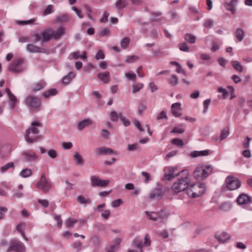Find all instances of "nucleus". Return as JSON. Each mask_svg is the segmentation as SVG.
<instances>
[{"label": "nucleus", "instance_id": "5fc2aeb1", "mask_svg": "<svg viewBox=\"0 0 252 252\" xmlns=\"http://www.w3.org/2000/svg\"><path fill=\"white\" fill-rule=\"evenodd\" d=\"M178 82V78L176 75H172L171 79L169 80V84L172 86H176Z\"/></svg>", "mask_w": 252, "mask_h": 252}, {"label": "nucleus", "instance_id": "39448f33", "mask_svg": "<svg viewBox=\"0 0 252 252\" xmlns=\"http://www.w3.org/2000/svg\"><path fill=\"white\" fill-rule=\"evenodd\" d=\"M26 68L24 60L22 59H17L9 64L8 70L14 73H20L23 72Z\"/></svg>", "mask_w": 252, "mask_h": 252}, {"label": "nucleus", "instance_id": "9d476101", "mask_svg": "<svg viewBox=\"0 0 252 252\" xmlns=\"http://www.w3.org/2000/svg\"><path fill=\"white\" fill-rule=\"evenodd\" d=\"M25 250L24 245L16 240H13L10 241V246L7 250V252L14 251L15 252H24Z\"/></svg>", "mask_w": 252, "mask_h": 252}, {"label": "nucleus", "instance_id": "58836bf2", "mask_svg": "<svg viewBox=\"0 0 252 252\" xmlns=\"http://www.w3.org/2000/svg\"><path fill=\"white\" fill-rule=\"evenodd\" d=\"M72 247L77 252H79L85 248L82 243L79 241H76L74 242L72 245Z\"/></svg>", "mask_w": 252, "mask_h": 252}, {"label": "nucleus", "instance_id": "7c9ffc66", "mask_svg": "<svg viewBox=\"0 0 252 252\" xmlns=\"http://www.w3.org/2000/svg\"><path fill=\"white\" fill-rule=\"evenodd\" d=\"M32 170L28 168L23 169L19 173L20 176L22 178H29L32 176Z\"/></svg>", "mask_w": 252, "mask_h": 252}, {"label": "nucleus", "instance_id": "69168bd1", "mask_svg": "<svg viewBox=\"0 0 252 252\" xmlns=\"http://www.w3.org/2000/svg\"><path fill=\"white\" fill-rule=\"evenodd\" d=\"M141 174L145 178L144 181L145 183H148L151 180V176L148 172L142 171Z\"/></svg>", "mask_w": 252, "mask_h": 252}, {"label": "nucleus", "instance_id": "f03ea898", "mask_svg": "<svg viewBox=\"0 0 252 252\" xmlns=\"http://www.w3.org/2000/svg\"><path fill=\"white\" fill-rule=\"evenodd\" d=\"M190 183V176L188 171H185L184 176L180 177L178 181L173 183L172 189L175 193H179L186 189H187Z\"/></svg>", "mask_w": 252, "mask_h": 252}, {"label": "nucleus", "instance_id": "473e14b6", "mask_svg": "<svg viewBox=\"0 0 252 252\" xmlns=\"http://www.w3.org/2000/svg\"><path fill=\"white\" fill-rule=\"evenodd\" d=\"M128 3V0H117L115 6L117 9L124 8Z\"/></svg>", "mask_w": 252, "mask_h": 252}, {"label": "nucleus", "instance_id": "774afa93", "mask_svg": "<svg viewBox=\"0 0 252 252\" xmlns=\"http://www.w3.org/2000/svg\"><path fill=\"white\" fill-rule=\"evenodd\" d=\"M213 25V21L212 19H208L204 20L203 22L204 27H212Z\"/></svg>", "mask_w": 252, "mask_h": 252}, {"label": "nucleus", "instance_id": "20e7f679", "mask_svg": "<svg viewBox=\"0 0 252 252\" xmlns=\"http://www.w3.org/2000/svg\"><path fill=\"white\" fill-rule=\"evenodd\" d=\"M205 187L202 183H196L191 185L187 189L188 195L192 198L200 196L204 193Z\"/></svg>", "mask_w": 252, "mask_h": 252}, {"label": "nucleus", "instance_id": "ddd939ff", "mask_svg": "<svg viewBox=\"0 0 252 252\" xmlns=\"http://www.w3.org/2000/svg\"><path fill=\"white\" fill-rule=\"evenodd\" d=\"M24 160L27 162H33L36 161L38 158V156L34 152L25 151L22 154Z\"/></svg>", "mask_w": 252, "mask_h": 252}, {"label": "nucleus", "instance_id": "f704fd0d", "mask_svg": "<svg viewBox=\"0 0 252 252\" xmlns=\"http://www.w3.org/2000/svg\"><path fill=\"white\" fill-rule=\"evenodd\" d=\"M77 201L81 204H90L92 200L89 198H86L83 195H79L77 197Z\"/></svg>", "mask_w": 252, "mask_h": 252}, {"label": "nucleus", "instance_id": "e433bc0d", "mask_svg": "<svg viewBox=\"0 0 252 252\" xmlns=\"http://www.w3.org/2000/svg\"><path fill=\"white\" fill-rule=\"evenodd\" d=\"M185 41L190 44H193L195 42L196 37L190 33H186L184 35Z\"/></svg>", "mask_w": 252, "mask_h": 252}, {"label": "nucleus", "instance_id": "37998d69", "mask_svg": "<svg viewBox=\"0 0 252 252\" xmlns=\"http://www.w3.org/2000/svg\"><path fill=\"white\" fill-rule=\"evenodd\" d=\"M78 222V220L73 218H68L66 222L65 225L67 227H73L74 224Z\"/></svg>", "mask_w": 252, "mask_h": 252}, {"label": "nucleus", "instance_id": "a19ab883", "mask_svg": "<svg viewBox=\"0 0 252 252\" xmlns=\"http://www.w3.org/2000/svg\"><path fill=\"white\" fill-rule=\"evenodd\" d=\"M14 167V164L13 162H10L7 163L5 165L2 166L0 168V171L1 173H3L5 172L7 170L10 168H13Z\"/></svg>", "mask_w": 252, "mask_h": 252}, {"label": "nucleus", "instance_id": "c756f323", "mask_svg": "<svg viewBox=\"0 0 252 252\" xmlns=\"http://www.w3.org/2000/svg\"><path fill=\"white\" fill-rule=\"evenodd\" d=\"M122 114L121 113H117L115 111H112L109 113V117L110 120L116 122L118 121L120 117L122 116Z\"/></svg>", "mask_w": 252, "mask_h": 252}, {"label": "nucleus", "instance_id": "1a4fd4ad", "mask_svg": "<svg viewBox=\"0 0 252 252\" xmlns=\"http://www.w3.org/2000/svg\"><path fill=\"white\" fill-rule=\"evenodd\" d=\"M178 170L177 166H166L163 169L164 176L163 179L166 181H170L175 177L179 175L176 174Z\"/></svg>", "mask_w": 252, "mask_h": 252}, {"label": "nucleus", "instance_id": "412c9836", "mask_svg": "<svg viewBox=\"0 0 252 252\" xmlns=\"http://www.w3.org/2000/svg\"><path fill=\"white\" fill-rule=\"evenodd\" d=\"M92 123L93 122L91 119H86L78 123L77 126V129L80 131L82 130L85 127L92 125Z\"/></svg>", "mask_w": 252, "mask_h": 252}, {"label": "nucleus", "instance_id": "a18cd8bd", "mask_svg": "<svg viewBox=\"0 0 252 252\" xmlns=\"http://www.w3.org/2000/svg\"><path fill=\"white\" fill-rule=\"evenodd\" d=\"M57 94V91L55 89H50L47 91L44 92L43 95L45 98H47L51 95H55Z\"/></svg>", "mask_w": 252, "mask_h": 252}, {"label": "nucleus", "instance_id": "ea45409f", "mask_svg": "<svg viewBox=\"0 0 252 252\" xmlns=\"http://www.w3.org/2000/svg\"><path fill=\"white\" fill-rule=\"evenodd\" d=\"M145 214L150 220L153 221L158 220V212L146 211Z\"/></svg>", "mask_w": 252, "mask_h": 252}, {"label": "nucleus", "instance_id": "9b49d317", "mask_svg": "<svg viewBox=\"0 0 252 252\" xmlns=\"http://www.w3.org/2000/svg\"><path fill=\"white\" fill-rule=\"evenodd\" d=\"M26 103L27 106L33 110L38 109L41 104L39 99L33 95H30L27 97L26 100Z\"/></svg>", "mask_w": 252, "mask_h": 252}, {"label": "nucleus", "instance_id": "b1692460", "mask_svg": "<svg viewBox=\"0 0 252 252\" xmlns=\"http://www.w3.org/2000/svg\"><path fill=\"white\" fill-rule=\"evenodd\" d=\"M211 153L209 150H205L200 151H194L190 153V156L192 158H196L200 156H206Z\"/></svg>", "mask_w": 252, "mask_h": 252}, {"label": "nucleus", "instance_id": "4d7b16f0", "mask_svg": "<svg viewBox=\"0 0 252 252\" xmlns=\"http://www.w3.org/2000/svg\"><path fill=\"white\" fill-rule=\"evenodd\" d=\"M171 143L179 147H183L184 145L183 140L178 138L173 139Z\"/></svg>", "mask_w": 252, "mask_h": 252}, {"label": "nucleus", "instance_id": "f3484780", "mask_svg": "<svg viewBox=\"0 0 252 252\" xmlns=\"http://www.w3.org/2000/svg\"><path fill=\"white\" fill-rule=\"evenodd\" d=\"M25 139L27 143L32 144L37 141L39 136L34 135L32 133L30 132L29 130H26L24 135Z\"/></svg>", "mask_w": 252, "mask_h": 252}, {"label": "nucleus", "instance_id": "8fccbe9b", "mask_svg": "<svg viewBox=\"0 0 252 252\" xmlns=\"http://www.w3.org/2000/svg\"><path fill=\"white\" fill-rule=\"evenodd\" d=\"M130 39L127 37H126L124 38H123L121 41V46L122 48L123 49H126L129 43Z\"/></svg>", "mask_w": 252, "mask_h": 252}, {"label": "nucleus", "instance_id": "2f4dec72", "mask_svg": "<svg viewBox=\"0 0 252 252\" xmlns=\"http://www.w3.org/2000/svg\"><path fill=\"white\" fill-rule=\"evenodd\" d=\"M169 216L167 211L165 210H162L158 212V220L160 221H164Z\"/></svg>", "mask_w": 252, "mask_h": 252}, {"label": "nucleus", "instance_id": "dca6fc26", "mask_svg": "<svg viewBox=\"0 0 252 252\" xmlns=\"http://www.w3.org/2000/svg\"><path fill=\"white\" fill-rule=\"evenodd\" d=\"M27 51L31 53H44L45 50L33 44H28L26 46Z\"/></svg>", "mask_w": 252, "mask_h": 252}, {"label": "nucleus", "instance_id": "f257e3e1", "mask_svg": "<svg viewBox=\"0 0 252 252\" xmlns=\"http://www.w3.org/2000/svg\"><path fill=\"white\" fill-rule=\"evenodd\" d=\"M151 243L150 237L147 234L145 235L143 239L136 237L132 241V245L134 249L129 250L128 252H144L143 248L148 247Z\"/></svg>", "mask_w": 252, "mask_h": 252}, {"label": "nucleus", "instance_id": "09e8293b", "mask_svg": "<svg viewBox=\"0 0 252 252\" xmlns=\"http://www.w3.org/2000/svg\"><path fill=\"white\" fill-rule=\"evenodd\" d=\"M224 7L228 11H230L232 14H234L235 13V5H233L230 3H226L224 4Z\"/></svg>", "mask_w": 252, "mask_h": 252}, {"label": "nucleus", "instance_id": "6e6d98bb", "mask_svg": "<svg viewBox=\"0 0 252 252\" xmlns=\"http://www.w3.org/2000/svg\"><path fill=\"white\" fill-rule=\"evenodd\" d=\"M211 100L210 99H207L203 101V111L204 113H206L208 111L209 106L210 104Z\"/></svg>", "mask_w": 252, "mask_h": 252}, {"label": "nucleus", "instance_id": "a878e982", "mask_svg": "<svg viewBox=\"0 0 252 252\" xmlns=\"http://www.w3.org/2000/svg\"><path fill=\"white\" fill-rule=\"evenodd\" d=\"M245 34V31L242 28H237L235 32L236 40L239 42H241L244 38Z\"/></svg>", "mask_w": 252, "mask_h": 252}, {"label": "nucleus", "instance_id": "c03bdc74", "mask_svg": "<svg viewBox=\"0 0 252 252\" xmlns=\"http://www.w3.org/2000/svg\"><path fill=\"white\" fill-rule=\"evenodd\" d=\"M73 159L75 161L77 164H82L83 159L82 157L79 153H76L73 155Z\"/></svg>", "mask_w": 252, "mask_h": 252}, {"label": "nucleus", "instance_id": "72a5a7b5", "mask_svg": "<svg viewBox=\"0 0 252 252\" xmlns=\"http://www.w3.org/2000/svg\"><path fill=\"white\" fill-rule=\"evenodd\" d=\"M36 18H32L29 19L28 20L25 21H17L16 23L18 25H36Z\"/></svg>", "mask_w": 252, "mask_h": 252}, {"label": "nucleus", "instance_id": "3c124183", "mask_svg": "<svg viewBox=\"0 0 252 252\" xmlns=\"http://www.w3.org/2000/svg\"><path fill=\"white\" fill-rule=\"evenodd\" d=\"M218 92L222 94L223 99H225L228 95L227 90L222 87H220L218 89Z\"/></svg>", "mask_w": 252, "mask_h": 252}, {"label": "nucleus", "instance_id": "c9c22d12", "mask_svg": "<svg viewBox=\"0 0 252 252\" xmlns=\"http://www.w3.org/2000/svg\"><path fill=\"white\" fill-rule=\"evenodd\" d=\"M26 223L24 222H20L19 224L17 225L16 229L17 231H18L21 234L22 236L24 238V239L28 241V238L26 237L25 233L24 232V229L25 228Z\"/></svg>", "mask_w": 252, "mask_h": 252}, {"label": "nucleus", "instance_id": "393cba45", "mask_svg": "<svg viewBox=\"0 0 252 252\" xmlns=\"http://www.w3.org/2000/svg\"><path fill=\"white\" fill-rule=\"evenodd\" d=\"M163 195V192L161 189L155 188L152 190L149 194V197L150 199L158 198Z\"/></svg>", "mask_w": 252, "mask_h": 252}, {"label": "nucleus", "instance_id": "49530a36", "mask_svg": "<svg viewBox=\"0 0 252 252\" xmlns=\"http://www.w3.org/2000/svg\"><path fill=\"white\" fill-rule=\"evenodd\" d=\"M231 208V204L230 202H225L223 203L220 206V208L223 211H229Z\"/></svg>", "mask_w": 252, "mask_h": 252}, {"label": "nucleus", "instance_id": "6e6552de", "mask_svg": "<svg viewBox=\"0 0 252 252\" xmlns=\"http://www.w3.org/2000/svg\"><path fill=\"white\" fill-rule=\"evenodd\" d=\"M36 187L46 193L51 189L52 185L51 182L47 180L45 175L42 174L40 180L36 184Z\"/></svg>", "mask_w": 252, "mask_h": 252}, {"label": "nucleus", "instance_id": "c85d7f7f", "mask_svg": "<svg viewBox=\"0 0 252 252\" xmlns=\"http://www.w3.org/2000/svg\"><path fill=\"white\" fill-rule=\"evenodd\" d=\"M71 55L72 56V59L75 60H77L79 58L83 60H86L87 59V52L86 51H84L82 55L80 54V51L72 52Z\"/></svg>", "mask_w": 252, "mask_h": 252}, {"label": "nucleus", "instance_id": "13d9d810", "mask_svg": "<svg viewBox=\"0 0 252 252\" xmlns=\"http://www.w3.org/2000/svg\"><path fill=\"white\" fill-rule=\"evenodd\" d=\"M178 46L181 51L184 52H189V47L186 42L180 43L179 44Z\"/></svg>", "mask_w": 252, "mask_h": 252}, {"label": "nucleus", "instance_id": "a211bd4d", "mask_svg": "<svg viewBox=\"0 0 252 252\" xmlns=\"http://www.w3.org/2000/svg\"><path fill=\"white\" fill-rule=\"evenodd\" d=\"M251 201V197L245 193L239 195L237 199V202L239 205H245Z\"/></svg>", "mask_w": 252, "mask_h": 252}, {"label": "nucleus", "instance_id": "5701e85b", "mask_svg": "<svg viewBox=\"0 0 252 252\" xmlns=\"http://www.w3.org/2000/svg\"><path fill=\"white\" fill-rule=\"evenodd\" d=\"M216 238L220 243H225L230 238V235L225 232H222L216 235Z\"/></svg>", "mask_w": 252, "mask_h": 252}, {"label": "nucleus", "instance_id": "de8ad7c7", "mask_svg": "<svg viewBox=\"0 0 252 252\" xmlns=\"http://www.w3.org/2000/svg\"><path fill=\"white\" fill-rule=\"evenodd\" d=\"M147 105L143 102H140L138 106V114L139 115H142L143 113L147 109Z\"/></svg>", "mask_w": 252, "mask_h": 252}, {"label": "nucleus", "instance_id": "423d86ee", "mask_svg": "<svg viewBox=\"0 0 252 252\" xmlns=\"http://www.w3.org/2000/svg\"><path fill=\"white\" fill-rule=\"evenodd\" d=\"M32 36L34 37V41L35 42L41 41L42 42H46L50 40L52 37V30L48 29L44 30L39 33H33Z\"/></svg>", "mask_w": 252, "mask_h": 252}, {"label": "nucleus", "instance_id": "7ed1b4c3", "mask_svg": "<svg viewBox=\"0 0 252 252\" xmlns=\"http://www.w3.org/2000/svg\"><path fill=\"white\" fill-rule=\"evenodd\" d=\"M212 171L213 167L211 165L199 164L194 171L193 175L196 180H204L211 174Z\"/></svg>", "mask_w": 252, "mask_h": 252}, {"label": "nucleus", "instance_id": "f8f14e48", "mask_svg": "<svg viewBox=\"0 0 252 252\" xmlns=\"http://www.w3.org/2000/svg\"><path fill=\"white\" fill-rule=\"evenodd\" d=\"M90 180L93 187H105L109 183V180H101L99 177L94 175L91 176Z\"/></svg>", "mask_w": 252, "mask_h": 252}, {"label": "nucleus", "instance_id": "4be33fe9", "mask_svg": "<svg viewBox=\"0 0 252 252\" xmlns=\"http://www.w3.org/2000/svg\"><path fill=\"white\" fill-rule=\"evenodd\" d=\"M40 126L41 124L39 122L34 121L32 123L31 126L26 130H29L30 132L32 133L33 134L37 135L39 131L38 127Z\"/></svg>", "mask_w": 252, "mask_h": 252}, {"label": "nucleus", "instance_id": "4468645a", "mask_svg": "<svg viewBox=\"0 0 252 252\" xmlns=\"http://www.w3.org/2000/svg\"><path fill=\"white\" fill-rule=\"evenodd\" d=\"M95 153L97 156L102 155H107L116 154V152L114 151L112 149L107 148L106 147L96 148L95 149Z\"/></svg>", "mask_w": 252, "mask_h": 252}, {"label": "nucleus", "instance_id": "0e129e2a", "mask_svg": "<svg viewBox=\"0 0 252 252\" xmlns=\"http://www.w3.org/2000/svg\"><path fill=\"white\" fill-rule=\"evenodd\" d=\"M105 58V55L102 51V50H99L98 51V52L96 53V54L95 55L94 58L96 60H98L100 59H104Z\"/></svg>", "mask_w": 252, "mask_h": 252}, {"label": "nucleus", "instance_id": "2eb2a0df", "mask_svg": "<svg viewBox=\"0 0 252 252\" xmlns=\"http://www.w3.org/2000/svg\"><path fill=\"white\" fill-rule=\"evenodd\" d=\"M5 93L7 94L10 109H14L17 102V98L13 94H12L9 88H6L5 89Z\"/></svg>", "mask_w": 252, "mask_h": 252}, {"label": "nucleus", "instance_id": "680f3d73", "mask_svg": "<svg viewBox=\"0 0 252 252\" xmlns=\"http://www.w3.org/2000/svg\"><path fill=\"white\" fill-rule=\"evenodd\" d=\"M125 76L127 79L131 81H135L136 79V75L134 73H126Z\"/></svg>", "mask_w": 252, "mask_h": 252}, {"label": "nucleus", "instance_id": "864d4df0", "mask_svg": "<svg viewBox=\"0 0 252 252\" xmlns=\"http://www.w3.org/2000/svg\"><path fill=\"white\" fill-rule=\"evenodd\" d=\"M138 57L135 55L128 56L126 59V62L128 63H131L135 62L138 59Z\"/></svg>", "mask_w": 252, "mask_h": 252}, {"label": "nucleus", "instance_id": "4c0bfd02", "mask_svg": "<svg viewBox=\"0 0 252 252\" xmlns=\"http://www.w3.org/2000/svg\"><path fill=\"white\" fill-rule=\"evenodd\" d=\"M231 64L236 70L240 72H242L243 71V67L239 62L237 61H232L231 62Z\"/></svg>", "mask_w": 252, "mask_h": 252}, {"label": "nucleus", "instance_id": "052dcab7", "mask_svg": "<svg viewBox=\"0 0 252 252\" xmlns=\"http://www.w3.org/2000/svg\"><path fill=\"white\" fill-rule=\"evenodd\" d=\"M148 88L151 93H153L158 90V86L153 82H151L148 84Z\"/></svg>", "mask_w": 252, "mask_h": 252}, {"label": "nucleus", "instance_id": "e2e57ef3", "mask_svg": "<svg viewBox=\"0 0 252 252\" xmlns=\"http://www.w3.org/2000/svg\"><path fill=\"white\" fill-rule=\"evenodd\" d=\"M123 203V202L121 199H118L116 200H115L111 202V206L113 208H116L119 207Z\"/></svg>", "mask_w": 252, "mask_h": 252}, {"label": "nucleus", "instance_id": "6ab92c4d", "mask_svg": "<svg viewBox=\"0 0 252 252\" xmlns=\"http://www.w3.org/2000/svg\"><path fill=\"white\" fill-rule=\"evenodd\" d=\"M181 103L176 102L173 103L171 106L172 114L176 117H179L182 115Z\"/></svg>", "mask_w": 252, "mask_h": 252}, {"label": "nucleus", "instance_id": "79ce46f5", "mask_svg": "<svg viewBox=\"0 0 252 252\" xmlns=\"http://www.w3.org/2000/svg\"><path fill=\"white\" fill-rule=\"evenodd\" d=\"M143 87L144 84L141 83H138L133 84L132 93L133 94H135L139 92L141 89H142L143 88Z\"/></svg>", "mask_w": 252, "mask_h": 252}, {"label": "nucleus", "instance_id": "338daca9", "mask_svg": "<svg viewBox=\"0 0 252 252\" xmlns=\"http://www.w3.org/2000/svg\"><path fill=\"white\" fill-rule=\"evenodd\" d=\"M44 87V84L39 83H35L32 86V90L34 91H37L41 90Z\"/></svg>", "mask_w": 252, "mask_h": 252}, {"label": "nucleus", "instance_id": "aec40b11", "mask_svg": "<svg viewBox=\"0 0 252 252\" xmlns=\"http://www.w3.org/2000/svg\"><path fill=\"white\" fill-rule=\"evenodd\" d=\"M65 32V29L63 26L59 27L55 32L52 31V37L55 39L60 38Z\"/></svg>", "mask_w": 252, "mask_h": 252}, {"label": "nucleus", "instance_id": "cd10ccee", "mask_svg": "<svg viewBox=\"0 0 252 252\" xmlns=\"http://www.w3.org/2000/svg\"><path fill=\"white\" fill-rule=\"evenodd\" d=\"M76 74L73 72H70L67 75L64 76L62 79V82L64 84L68 85L70 82L74 78Z\"/></svg>", "mask_w": 252, "mask_h": 252}, {"label": "nucleus", "instance_id": "bb28decb", "mask_svg": "<svg viewBox=\"0 0 252 252\" xmlns=\"http://www.w3.org/2000/svg\"><path fill=\"white\" fill-rule=\"evenodd\" d=\"M97 77L104 83H108L110 81V73L108 71L98 73Z\"/></svg>", "mask_w": 252, "mask_h": 252}, {"label": "nucleus", "instance_id": "603ef678", "mask_svg": "<svg viewBox=\"0 0 252 252\" xmlns=\"http://www.w3.org/2000/svg\"><path fill=\"white\" fill-rule=\"evenodd\" d=\"M229 133V130L227 128L222 129L221 132L220 141H221L225 139L228 136Z\"/></svg>", "mask_w": 252, "mask_h": 252}, {"label": "nucleus", "instance_id": "bf43d9fd", "mask_svg": "<svg viewBox=\"0 0 252 252\" xmlns=\"http://www.w3.org/2000/svg\"><path fill=\"white\" fill-rule=\"evenodd\" d=\"M48 155L51 158H55L58 157V153L54 149H50L48 151Z\"/></svg>", "mask_w": 252, "mask_h": 252}, {"label": "nucleus", "instance_id": "0eeeda50", "mask_svg": "<svg viewBox=\"0 0 252 252\" xmlns=\"http://www.w3.org/2000/svg\"><path fill=\"white\" fill-rule=\"evenodd\" d=\"M226 188L230 190H235L241 186V182L235 176H229L225 179Z\"/></svg>", "mask_w": 252, "mask_h": 252}]
</instances>
